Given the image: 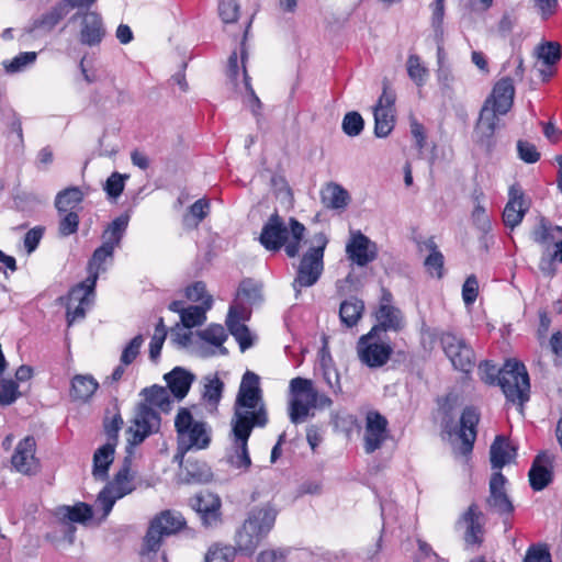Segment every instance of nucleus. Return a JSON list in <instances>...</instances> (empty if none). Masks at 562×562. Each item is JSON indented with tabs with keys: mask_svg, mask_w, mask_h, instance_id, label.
I'll return each instance as SVG.
<instances>
[{
	"mask_svg": "<svg viewBox=\"0 0 562 562\" xmlns=\"http://www.w3.org/2000/svg\"><path fill=\"white\" fill-rule=\"evenodd\" d=\"M305 226L295 217L289 218V228L285 226L282 217L274 212L263 224L259 243L266 250L277 252L282 247L289 258L299 255L301 241L305 235Z\"/></svg>",
	"mask_w": 562,
	"mask_h": 562,
	"instance_id": "1",
	"label": "nucleus"
},
{
	"mask_svg": "<svg viewBox=\"0 0 562 562\" xmlns=\"http://www.w3.org/2000/svg\"><path fill=\"white\" fill-rule=\"evenodd\" d=\"M278 510L270 503L252 507L236 530L235 543L239 553L250 557L273 529Z\"/></svg>",
	"mask_w": 562,
	"mask_h": 562,
	"instance_id": "2",
	"label": "nucleus"
},
{
	"mask_svg": "<svg viewBox=\"0 0 562 562\" xmlns=\"http://www.w3.org/2000/svg\"><path fill=\"white\" fill-rule=\"evenodd\" d=\"M239 417H245L246 422H254L260 428L265 427L269 420L260 379L252 371H246L239 384L232 419Z\"/></svg>",
	"mask_w": 562,
	"mask_h": 562,
	"instance_id": "3",
	"label": "nucleus"
},
{
	"mask_svg": "<svg viewBox=\"0 0 562 562\" xmlns=\"http://www.w3.org/2000/svg\"><path fill=\"white\" fill-rule=\"evenodd\" d=\"M175 428L177 432L175 460L180 464L188 451L206 449L211 443V427L206 422L194 419L187 407L179 408L175 418Z\"/></svg>",
	"mask_w": 562,
	"mask_h": 562,
	"instance_id": "4",
	"label": "nucleus"
},
{
	"mask_svg": "<svg viewBox=\"0 0 562 562\" xmlns=\"http://www.w3.org/2000/svg\"><path fill=\"white\" fill-rule=\"evenodd\" d=\"M292 397L289 402V418L292 424L297 425L314 416L313 408H327L333 401L326 394H321L313 382L305 378H294L290 382Z\"/></svg>",
	"mask_w": 562,
	"mask_h": 562,
	"instance_id": "5",
	"label": "nucleus"
},
{
	"mask_svg": "<svg viewBox=\"0 0 562 562\" xmlns=\"http://www.w3.org/2000/svg\"><path fill=\"white\" fill-rule=\"evenodd\" d=\"M313 240L315 245L310 247L302 256L296 276L292 282L296 297L303 288L313 286L324 271V252L329 241L328 237L321 232L314 235Z\"/></svg>",
	"mask_w": 562,
	"mask_h": 562,
	"instance_id": "6",
	"label": "nucleus"
},
{
	"mask_svg": "<svg viewBox=\"0 0 562 562\" xmlns=\"http://www.w3.org/2000/svg\"><path fill=\"white\" fill-rule=\"evenodd\" d=\"M497 385L501 386L507 402L522 407L529 401V375L524 363L517 360H507L499 369Z\"/></svg>",
	"mask_w": 562,
	"mask_h": 562,
	"instance_id": "7",
	"label": "nucleus"
},
{
	"mask_svg": "<svg viewBox=\"0 0 562 562\" xmlns=\"http://www.w3.org/2000/svg\"><path fill=\"white\" fill-rule=\"evenodd\" d=\"M440 411L442 413V430L450 436L452 434H457L461 440L460 452L463 456L470 454L473 450L477 435L476 428L480 422L479 411L473 406H467L460 416V426L458 430H456L451 408L442 406Z\"/></svg>",
	"mask_w": 562,
	"mask_h": 562,
	"instance_id": "8",
	"label": "nucleus"
},
{
	"mask_svg": "<svg viewBox=\"0 0 562 562\" xmlns=\"http://www.w3.org/2000/svg\"><path fill=\"white\" fill-rule=\"evenodd\" d=\"M186 519L182 514L164 510L155 516L144 537L142 554L157 552L161 546L162 539L179 532L186 527Z\"/></svg>",
	"mask_w": 562,
	"mask_h": 562,
	"instance_id": "9",
	"label": "nucleus"
},
{
	"mask_svg": "<svg viewBox=\"0 0 562 562\" xmlns=\"http://www.w3.org/2000/svg\"><path fill=\"white\" fill-rule=\"evenodd\" d=\"M97 276H88L86 280L74 285L67 295L59 296L57 303L66 307L67 325L70 327L75 322L83 319L87 308L92 304Z\"/></svg>",
	"mask_w": 562,
	"mask_h": 562,
	"instance_id": "10",
	"label": "nucleus"
},
{
	"mask_svg": "<svg viewBox=\"0 0 562 562\" xmlns=\"http://www.w3.org/2000/svg\"><path fill=\"white\" fill-rule=\"evenodd\" d=\"M231 426L232 447L227 451V462L231 467L246 472L251 465L248 440L252 429L258 425L254 422H246L245 417H239L238 419H232Z\"/></svg>",
	"mask_w": 562,
	"mask_h": 562,
	"instance_id": "11",
	"label": "nucleus"
},
{
	"mask_svg": "<svg viewBox=\"0 0 562 562\" xmlns=\"http://www.w3.org/2000/svg\"><path fill=\"white\" fill-rule=\"evenodd\" d=\"M356 349L360 362L370 369L382 368L393 353L391 342L370 330L359 337Z\"/></svg>",
	"mask_w": 562,
	"mask_h": 562,
	"instance_id": "12",
	"label": "nucleus"
},
{
	"mask_svg": "<svg viewBox=\"0 0 562 562\" xmlns=\"http://www.w3.org/2000/svg\"><path fill=\"white\" fill-rule=\"evenodd\" d=\"M439 340L445 355L449 358L456 370L463 373H470L473 370L475 367V353L464 338L446 331L441 334Z\"/></svg>",
	"mask_w": 562,
	"mask_h": 562,
	"instance_id": "13",
	"label": "nucleus"
},
{
	"mask_svg": "<svg viewBox=\"0 0 562 562\" xmlns=\"http://www.w3.org/2000/svg\"><path fill=\"white\" fill-rule=\"evenodd\" d=\"M160 416L154 408L147 404H139L133 419V426L127 430L131 434L128 446L135 447L140 445L147 437L158 432L160 428Z\"/></svg>",
	"mask_w": 562,
	"mask_h": 562,
	"instance_id": "14",
	"label": "nucleus"
},
{
	"mask_svg": "<svg viewBox=\"0 0 562 562\" xmlns=\"http://www.w3.org/2000/svg\"><path fill=\"white\" fill-rule=\"evenodd\" d=\"M35 453L36 441L33 436H26L20 440L11 457L13 470L26 476L36 475L41 470V462Z\"/></svg>",
	"mask_w": 562,
	"mask_h": 562,
	"instance_id": "15",
	"label": "nucleus"
},
{
	"mask_svg": "<svg viewBox=\"0 0 562 562\" xmlns=\"http://www.w3.org/2000/svg\"><path fill=\"white\" fill-rule=\"evenodd\" d=\"M506 483L507 479L502 472H494L490 480V495L486 499L488 508L504 520L512 517L515 510L514 504L506 493Z\"/></svg>",
	"mask_w": 562,
	"mask_h": 562,
	"instance_id": "16",
	"label": "nucleus"
},
{
	"mask_svg": "<svg viewBox=\"0 0 562 562\" xmlns=\"http://www.w3.org/2000/svg\"><path fill=\"white\" fill-rule=\"evenodd\" d=\"M97 0H64L57 2L40 18L34 19L29 32L43 30L50 32L69 12V8L91 7Z\"/></svg>",
	"mask_w": 562,
	"mask_h": 562,
	"instance_id": "17",
	"label": "nucleus"
},
{
	"mask_svg": "<svg viewBox=\"0 0 562 562\" xmlns=\"http://www.w3.org/2000/svg\"><path fill=\"white\" fill-rule=\"evenodd\" d=\"M250 310L243 304H232L226 316V326L244 352L252 346V338L249 328L243 324L248 319Z\"/></svg>",
	"mask_w": 562,
	"mask_h": 562,
	"instance_id": "18",
	"label": "nucleus"
},
{
	"mask_svg": "<svg viewBox=\"0 0 562 562\" xmlns=\"http://www.w3.org/2000/svg\"><path fill=\"white\" fill-rule=\"evenodd\" d=\"M191 508L200 516L205 527H214L221 522V498L211 492H201L189 501Z\"/></svg>",
	"mask_w": 562,
	"mask_h": 562,
	"instance_id": "19",
	"label": "nucleus"
},
{
	"mask_svg": "<svg viewBox=\"0 0 562 562\" xmlns=\"http://www.w3.org/2000/svg\"><path fill=\"white\" fill-rule=\"evenodd\" d=\"M389 422L379 412H369L366 417L364 427V451L373 453L380 449L389 438Z\"/></svg>",
	"mask_w": 562,
	"mask_h": 562,
	"instance_id": "20",
	"label": "nucleus"
},
{
	"mask_svg": "<svg viewBox=\"0 0 562 562\" xmlns=\"http://www.w3.org/2000/svg\"><path fill=\"white\" fill-rule=\"evenodd\" d=\"M346 254L348 259L357 266L364 267L376 259L378 247L360 231L352 232L346 245Z\"/></svg>",
	"mask_w": 562,
	"mask_h": 562,
	"instance_id": "21",
	"label": "nucleus"
},
{
	"mask_svg": "<svg viewBox=\"0 0 562 562\" xmlns=\"http://www.w3.org/2000/svg\"><path fill=\"white\" fill-rule=\"evenodd\" d=\"M483 513L475 503L460 516L458 525L464 526L463 539L468 546H480L484 539Z\"/></svg>",
	"mask_w": 562,
	"mask_h": 562,
	"instance_id": "22",
	"label": "nucleus"
},
{
	"mask_svg": "<svg viewBox=\"0 0 562 562\" xmlns=\"http://www.w3.org/2000/svg\"><path fill=\"white\" fill-rule=\"evenodd\" d=\"M514 95L515 87L513 79L505 77L495 83L491 95L485 100L483 105H488L490 111L498 115H504L512 109Z\"/></svg>",
	"mask_w": 562,
	"mask_h": 562,
	"instance_id": "23",
	"label": "nucleus"
},
{
	"mask_svg": "<svg viewBox=\"0 0 562 562\" xmlns=\"http://www.w3.org/2000/svg\"><path fill=\"white\" fill-rule=\"evenodd\" d=\"M376 324L372 326L370 331L382 336L387 331L398 333L405 326V319L400 308L394 305H379L374 313Z\"/></svg>",
	"mask_w": 562,
	"mask_h": 562,
	"instance_id": "24",
	"label": "nucleus"
},
{
	"mask_svg": "<svg viewBox=\"0 0 562 562\" xmlns=\"http://www.w3.org/2000/svg\"><path fill=\"white\" fill-rule=\"evenodd\" d=\"M498 114L490 111L488 105H483L474 128L476 143L487 151L495 145L494 135L497 127Z\"/></svg>",
	"mask_w": 562,
	"mask_h": 562,
	"instance_id": "25",
	"label": "nucleus"
},
{
	"mask_svg": "<svg viewBox=\"0 0 562 562\" xmlns=\"http://www.w3.org/2000/svg\"><path fill=\"white\" fill-rule=\"evenodd\" d=\"M524 191L518 184H513L508 190V202L503 211V222L505 226L514 229L521 222L528 211V206L524 205Z\"/></svg>",
	"mask_w": 562,
	"mask_h": 562,
	"instance_id": "26",
	"label": "nucleus"
},
{
	"mask_svg": "<svg viewBox=\"0 0 562 562\" xmlns=\"http://www.w3.org/2000/svg\"><path fill=\"white\" fill-rule=\"evenodd\" d=\"M106 30L101 15L88 11L82 15L79 40L82 45L98 46L104 38Z\"/></svg>",
	"mask_w": 562,
	"mask_h": 562,
	"instance_id": "27",
	"label": "nucleus"
},
{
	"mask_svg": "<svg viewBox=\"0 0 562 562\" xmlns=\"http://www.w3.org/2000/svg\"><path fill=\"white\" fill-rule=\"evenodd\" d=\"M528 476L530 487L536 492L542 491L552 482L551 459L547 453L541 452L535 458Z\"/></svg>",
	"mask_w": 562,
	"mask_h": 562,
	"instance_id": "28",
	"label": "nucleus"
},
{
	"mask_svg": "<svg viewBox=\"0 0 562 562\" xmlns=\"http://www.w3.org/2000/svg\"><path fill=\"white\" fill-rule=\"evenodd\" d=\"M167 389L177 398L182 400L187 396L195 376L182 367H176L164 376Z\"/></svg>",
	"mask_w": 562,
	"mask_h": 562,
	"instance_id": "29",
	"label": "nucleus"
},
{
	"mask_svg": "<svg viewBox=\"0 0 562 562\" xmlns=\"http://www.w3.org/2000/svg\"><path fill=\"white\" fill-rule=\"evenodd\" d=\"M116 446L104 443L99 447L92 459V476L97 481L104 482L109 479V469L114 461Z\"/></svg>",
	"mask_w": 562,
	"mask_h": 562,
	"instance_id": "30",
	"label": "nucleus"
},
{
	"mask_svg": "<svg viewBox=\"0 0 562 562\" xmlns=\"http://www.w3.org/2000/svg\"><path fill=\"white\" fill-rule=\"evenodd\" d=\"M492 469H502L516 457V449L510 446L507 438L496 436L490 449Z\"/></svg>",
	"mask_w": 562,
	"mask_h": 562,
	"instance_id": "31",
	"label": "nucleus"
},
{
	"mask_svg": "<svg viewBox=\"0 0 562 562\" xmlns=\"http://www.w3.org/2000/svg\"><path fill=\"white\" fill-rule=\"evenodd\" d=\"M99 387L92 375L77 374L71 380L70 397L72 401L88 402Z\"/></svg>",
	"mask_w": 562,
	"mask_h": 562,
	"instance_id": "32",
	"label": "nucleus"
},
{
	"mask_svg": "<svg viewBox=\"0 0 562 562\" xmlns=\"http://www.w3.org/2000/svg\"><path fill=\"white\" fill-rule=\"evenodd\" d=\"M56 516L60 520L86 524L92 519L93 512L90 505L79 502L72 506L63 505L56 508Z\"/></svg>",
	"mask_w": 562,
	"mask_h": 562,
	"instance_id": "33",
	"label": "nucleus"
},
{
	"mask_svg": "<svg viewBox=\"0 0 562 562\" xmlns=\"http://www.w3.org/2000/svg\"><path fill=\"white\" fill-rule=\"evenodd\" d=\"M128 222L130 216L127 214H122L115 217L103 231L102 243L114 249L120 247L121 241L126 233Z\"/></svg>",
	"mask_w": 562,
	"mask_h": 562,
	"instance_id": "34",
	"label": "nucleus"
},
{
	"mask_svg": "<svg viewBox=\"0 0 562 562\" xmlns=\"http://www.w3.org/2000/svg\"><path fill=\"white\" fill-rule=\"evenodd\" d=\"M85 199L79 187H69L59 191L55 198V206L59 214L63 212L77 211Z\"/></svg>",
	"mask_w": 562,
	"mask_h": 562,
	"instance_id": "35",
	"label": "nucleus"
},
{
	"mask_svg": "<svg viewBox=\"0 0 562 562\" xmlns=\"http://www.w3.org/2000/svg\"><path fill=\"white\" fill-rule=\"evenodd\" d=\"M142 394L145 397L143 404H147L151 408L157 407L165 413L171 409L172 401L168 389L155 384L150 387H145Z\"/></svg>",
	"mask_w": 562,
	"mask_h": 562,
	"instance_id": "36",
	"label": "nucleus"
},
{
	"mask_svg": "<svg viewBox=\"0 0 562 562\" xmlns=\"http://www.w3.org/2000/svg\"><path fill=\"white\" fill-rule=\"evenodd\" d=\"M350 201L348 191L340 184L330 182L322 191V202L329 209L342 210Z\"/></svg>",
	"mask_w": 562,
	"mask_h": 562,
	"instance_id": "37",
	"label": "nucleus"
},
{
	"mask_svg": "<svg viewBox=\"0 0 562 562\" xmlns=\"http://www.w3.org/2000/svg\"><path fill=\"white\" fill-rule=\"evenodd\" d=\"M179 465L182 469L186 483H202L211 476V471L205 462L191 459L184 461L183 459L182 464L179 463Z\"/></svg>",
	"mask_w": 562,
	"mask_h": 562,
	"instance_id": "38",
	"label": "nucleus"
},
{
	"mask_svg": "<svg viewBox=\"0 0 562 562\" xmlns=\"http://www.w3.org/2000/svg\"><path fill=\"white\" fill-rule=\"evenodd\" d=\"M363 311V301L357 297H350L340 304L339 318L347 327H353L358 324Z\"/></svg>",
	"mask_w": 562,
	"mask_h": 562,
	"instance_id": "39",
	"label": "nucleus"
},
{
	"mask_svg": "<svg viewBox=\"0 0 562 562\" xmlns=\"http://www.w3.org/2000/svg\"><path fill=\"white\" fill-rule=\"evenodd\" d=\"M213 299L212 296H207L203 301V305H191L182 311V315L180 317L183 327L192 328L199 325H202L205 319V312L212 307Z\"/></svg>",
	"mask_w": 562,
	"mask_h": 562,
	"instance_id": "40",
	"label": "nucleus"
},
{
	"mask_svg": "<svg viewBox=\"0 0 562 562\" xmlns=\"http://www.w3.org/2000/svg\"><path fill=\"white\" fill-rule=\"evenodd\" d=\"M198 336L202 340L218 348L221 355L226 356L228 353V350L223 346L228 338V334L222 325L210 324L205 329L198 331Z\"/></svg>",
	"mask_w": 562,
	"mask_h": 562,
	"instance_id": "41",
	"label": "nucleus"
},
{
	"mask_svg": "<svg viewBox=\"0 0 562 562\" xmlns=\"http://www.w3.org/2000/svg\"><path fill=\"white\" fill-rule=\"evenodd\" d=\"M374 135L379 138L386 137L394 128L393 111L381 105H374Z\"/></svg>",
	"mask_w": 562,
	"mask_h": 562,
	"instance_id": "42",
	"label": "nucleus"
},
{
	"mask_svg": "<svg viewBox=\"0 0 562 562\" xmlns=\"http://www.w3.org/2000/svg\"><path fill=\"white\" fill-rule=\"evenodd\" d=\"M114 256V248L101 244L92 254L89 262H88V271L89 276H97V279L99 278L100 272H104L106 268L104 267V263L106 260H113Z\"/></svg>",
	"mask_w": 562,
	"mask_h": 562,
	"instance_id": "43",
	"label": "nucleus"
},
{
	"mask_svg": "<svg viewBox=\"0 0 562 562\" xmlns=\"http://www.w3.org/2000/svg\"><path fill=\"white\" fill-rule=\"evenodd\" d=\"M114 411L115 412L112 417L109 416V411L106 412V415L103 418V429L108 437V441L105 443L117 446L119 432L122 429L124 422L116 404L114 406Z\"/></svg>",
	"mask_w": 562,
	"mask_h": 562,
	"instance_id": "44",
	"label": "nucleus"
},
{
	"mask_svg": "<svg viewBox=\"0 0 562 562\" xmlns=\"http://www.w3.org/2000/svg\"><path fill=\"white\" fill-rule=\"evenodd\" d=\"M237 296L243 301L239 304L251 306L261 301V286L251 279L243 280L239 284Z\"/></svg>",
	"mask_w": 562,
	"mask_h": 562,
	"instance_id": "45",
	"label": "nucleus"
},
{
	"mask_svg": "<svg viewBox=\"0 0 562 562\" xmlns=\"http://www.w3.org/2000/svg\"><path fill=\"white\" fill-rule=\"evenodd\" d=\"M536 55L546 66H554L562 56L561 45L558 42H544L537 46Z\"/></svg>",
	"mask_w": 562,
	"mask_h": 562,
	"instance_id": "46",
	"label": "nucleus"
},
{
	"mask_svg": "<svg viewBox=\"0 0 562 562\" xmlns=\"http://www.w3.org/2000/svg\"><path fill=\"white\" fill-rule=\"evenodd\" d=\"M237 552L236 544L234 547L213 544L209 548L204 562H233Z\"/></svg>",
	"mask_w": 562,
	"mask_h": 562,
	"instance_id": "47",
	"label": "nucleus"
},
{
	"mask_svg": "<svg viewBox=\"0 0 562 562\" xmlns=\"http://www.w3.org/2000/svg\"><path fill=\"white\" fill-rule=\"evenodd\" d=\"M407 75L418 86L425 85L428 77V69L422 64L419 56L409 55L407 58Z\"/></svg>",
	"mask_w": 562,
	"mask_h": 562,
	"instance_id": "48",
	"label": "nucleus"
},
{
	"mask_svg": "<svg viewBox=\"0 0 562 562\" xmlns=\"http://www.w3.org/2000/svg\"><path fill=\"white\" fill-rule=\"evenodd\" d=\"M128 494V490L116 491L113 487L105 485L98 495V502L102 506L104 516H108L112 510L115 502Z\"/></svg>",
	"mask_w": 562,
	"mask_h": 562,
	"instance_id": "49",
	"label": "nucleus"
},
{
	"mask_svg": "<svg viewBox=\"0 0 562 562\" xmlns=\"http://www.w3.org/2000/svg\"><path fill=\"white\" fill-rule=\"evenodd\" d=\"M37 54L35 52H23L11 60H4L3 67L7 72L15 74L24 70L27 66L35 63Z\"/></svg>",
	"mask_w": 562,
	"mask_h": 562,
	"instance_id": "50",
	"label": "nucleus"
},
{
	"mask_svg": "<svg viewBox=\"0 0 562 562\" xmlns=\"http://www.w3.org/2000/svg\"><path fill=\"white\" fill-rule=\"evenodd\" d=\"M127 178V175H122L117 171L111 173V176L106 179L105 184L103 187L109 200H117V198L124 191L125 180Z\"/></svg>",
	"mask_w": 562,
	"mask_h": 562,
	"instance_id": "51",
	"label": "nucleus"
},
{
	"mask_svg": "<svg viewBox=\"0 0 562 562\" xmlns=\"http://www.w3.org/2000/svg\"><path fill=\"white\" fill-rule=\"evenodd\" d=\"M131 471V460L130 458L124 459V463L117 473L114 475L112 482H109L106 485L113 487L116 491L128 490V494L134 490L131 484L132 476L130 474Z\"/></svg>",
	"mask_w": 562,
	"mask_h": 562,
	"instance_id": "52",
	"label": "nucleus"
},
{
	"mask_svg": "<svg viewBox=\"0 0 562 562\" xmlns=\"http://www.w3.org/2000/svg\"><path fill=\"white\" fill-rule=\"evenodd\" d=\"M431 9V19L430 25L432 29L434 35H446L445 33V0H434L430 4Z\"/></svg>",
	"mask_w": 562,
	"mask_h": 562,
	"instance_id": "53",
	"label": "nucleus"
},
{
	"mask_svg": "<svg viewBox=\"0 0 562 562\" xmlns=\"http://www.w3.org/2000/svg\"><path fill=\"white\" fill-rule=\"evenodd\" d=\"M344 133L350 137H356L361 134L364 128V121L360 113L351 111L345 114L341 123Z\"/></svg>",
	"mask_w": 562,
	"mask_h": 562,
	"instance_id": "54",
	"label": "nucleus"
},
{
	"mask_svg": "<svg viewBox=\"0 0 562 562\" xmlns=\"http://www.w3.org/2000/svg\"><path fill=\"white\" fill-rule=\"evenodd\" d=\"M223 390L224 383L217 375L206 378L203 398L210 404H217L222 398Z\"/></svg>",
	"mask_w": 562,
	"mask_h": 562,
	"instance_id": "55",
	"label": "nucleus"
},
{
	"mask_svg": "<svg viewBox=\"0 0 562 562\" xmlns=\"http://www.w3.org/2000/svg\"><path fill=\"white\" fill-rule=\"evenodd\" d=\"M59 220L58 232L63 237L70 236L78 231L79 214L77 211L63 212Z\"/></svg>",
	"mask_w": 562,
	"mask_h": 562,
	"instance_id": "56",
	"label": "nucleus"
},
{
	"mask_svg": "<svg viewBox=\"0 0 562 562\" xmlns=\"http://www.w3.org/2000/svg\"><path fill=\"white\" fill-rule=\"evenodd\" d=\"M531 238L539 245H549L553 239L552 225L546 217H540L531 232Z\"/></svg>",
	"mask_w": 562,
	"mask_h": 562,
	"instance_id": "57",
	"label": "nucleus"
},
{
	"mask_svg": "<svg viewBox=\"0 0 562 562\" xmlns=\"http://www.w3.org/2000/svg\"><path fill=\"white\" fill-rule=\"evenodd\" d=\"M218 13L224 23H235L239 15V4L236 0H220Z\"/></svg>",
	"mask_w": 562,
	"mask_h": 562,
	"instance_id": "58",
	"label": "nucleus"
},
{
	"mask_svg": "<svg viewBox=\"0 0 562 562\" xmlns=\"http://www.w3.org/2000/svg\"><path fill=\"white\" fill-rule=\"evenodd\" d=\"M144 342L143 335H136L123 349L121 355V363L124 366L131 364L139 355L140 347Z\"/></svg>",
	"mask_w": 562,
	"mask_h": 562,
	"instance_id": "59",
	"label": "nucleus"
},
{
	"mask_svg": "<svg viewBox=\"0 0 562 562\" xmlns=\"http://www.w3.org/2000/svg\"><path fill=\"white\" fill-rule=\"evenodd\" d=\"M517 153L520 160L526 164H536L540 159V153L537 147L527 140L517 142Z\"/></svg>",
	"mask_w": 562,
	"mask_h": 562,
	"instance_id": "60",
	"label": "nucleus"
},
{
	"mask_svg": "<svg viewBox=\"0 0 562 562\" xmlns=\"http://www.w3.org/2000/svg\"><path fill=\"white\" fill-rule=\"evenodd\" d=\"M524 562H552L547 544H531L527 551Z\"/></svg>",
	"mask_w": 562,
	"mask_h": 562,
	"instance_id": "61",
	"label": "nucleus"
},
{
	"mask_svg": "<svg viewBox=\"0 0 562 562\" xmlns=\"http://www.w3.org/2000/svg\"><path fill=\"white\" fill-rule=\"evenodd\" d=\"M479 295V281L474 274L469 276L462 285V300L467 306H471Z\"/></svg>",
	"mask_w": 562,
	"mask_h": 562,
	"instance_id": "62",
	"label": "nucleus"
},
{
	"mask_svg": "<svg viewBox=\"0 0 562 562\" xmlns=\"http://www.w3.org/2000/svg\"><path fill=\"white\" fill-rule=\"evenodd\" d=\"M18 384L13 380L0 381V404L10 405L18 398Z\"/></svg>",
	"mask_w": 562,
	"mask_h": 562,
	"instance_id": "63",
	"label": "nucleus"
},
{
	"mask_svg": "<svg viewBox=\"0 0 562 562\" xmlns=\"http://www.w3.org/2000/svg\"><path fill=\"white\" fill-rule=\"evenodd\" d=\"M289 554L288 549L277 548L262 550L257 555V562H284Z\"/></svg>",
	"mask_w": 562,
	"mask_h": 562,
	"instance_id": "64",
	"label": "nucleus"
}]
</instances>
